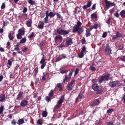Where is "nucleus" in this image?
Instances as JSON below:
<instances>
[{"label": "nucleus", "mask_w": 125, "mask_h": 125, "mask_svg": "<svg viewBox=\"0 0 125 125\" xmlns=\"http://www.w3.org/2000/svg\"><path fill=\"white\" fill-rule=\"evenodd\" d=\"M73 71H71L70 72L69 74V76H68L67 75L65 76V78L63 80V82H65V81L68 82L70 80L71 78V76L72 75Z\"/></svg>", "instance_id": "39448f33"}, {"label": "nucleus", "mask_w": 125, "mask_h": 125, "mask_svg": "<svg viewBox=\"0 0 125 125\" xmlns=\"http://www.w3.org/2000/svg\"><path fill=\"white\" fill-rule=\"evenodd\" d=\"M90 68L91 70L93 71H94L96 70L95 68L93 66V64H92V65L90 66Z\"/></svg>", "instance_id": "ea45409f"}, {"label": "nucleus", "mask_w": 125, "mask_h": 125, "mask_svg": "<svg viewBox=\"0 0 125 125\" xmlns=\"http://www.w3.org/2000/svg\"><path fill=\"white\" fill-rule=\"evenodd\" d=\"M28 101L25 99L22 100L20 104L21 105L22 107H25L28 105Z\"/></svg>", "instance_id": "ddd939ff"}, {"label": "nucleus", "mask_w": 125, "mask_h": 125, "mask_svg": "<svg viewBox=\"0 0 125 125\" xmlns=\"http://www.w3.org/2000/svg\"><path fill=\"white\" fill-rule=\"evenodd\" d=\"M106 125H114L113 122L110 121V122H107Z\"/></svg>", "instance_id": "49530a36"}, {"label": "nucleus", "mask_w": 125, "mask_h": 125, "mask_svg": "<svg viewBox=\"0 0 125 125\" xmlns=\"http://www.w3.org/2000/svg\"><path fill=\"white\" fill-rule=\"evenodd\" d=\"M124 45L123 44H119V50L123 49Z\"/></svg>", "instance_id": "f704fd0d"}, {"label": "nucleus", "mask_w": 125, "mask_h": 125, "mask_svg": "<svg viewBox=\"0 0 125 125\" xmlns=\"http://www.w3.org/2000/svg\"><path fill=\"white\" fill-rule=\"evenodd\" d=\"M32 24V20L31 19H29L27 21L26 24L28 27H31V26Z\"/></svg>", "instance_id": "a211bd4d"}, {"label": "nucleus", "mask_w": 125, "mask_h": 125, "mask_svg": "<svg viewBox=\"0 0 125 125\" xmlns=\"http://www.w3.org/2000/svg\"><path fill=\"white\" fill-rule=\"evenodd\" d=\"M111 77V75L109 74L105 75L104 76H101L99 80V83H101L103 81H108Z\"/></svg>", "instance_id": "7ed1b4c3"}, {"label": "nucleus", "mask_w": 125, "mask_h": 125, "mask_svg": "<svg viewBox=\"0 0 125 125\" xmlns=\"http://www.w3.org/2000/svg\"><path fill=\"white\" fill-rule=\"evenodd\" d=\"M90 30L88 29H87L86 30L85 35L86 37H88L90 36Z\"/></svg>", "instance_id": "4be33fe9"}, {"label": "nucleus", "mask_w": 125, "mask_h": 125, "mask_svg": "<svg viewBox=\"0 0 125 125\" xmlns=\"http://www.w3.org/2000/svg\"><path fill=\"white\" fill-rule=\"evenodd\" d=\"M121 17L122 18H125V10H123L121 11L120 13Z\"/></svg>", "instance_id": "412c9836"}, {"label": "nucleus", "mask_w": 125, "mask_h": 125, "mask_svg": "<svg viewBox=\"0 0 125 125\" xmlns=\"http://www.w3.org/2000/svg\"><path fill=\"white\" fill-rule=\"evenodd\" d=\"M23 94V92H20L17 96V99H19V98L21 97Z\"/></svg>", "instance_id": "a878e982"}, {"label": "nucleus", "mask_w": 125, "mask_h": 125, "mask_svg": "<svg viewBox=\"0 0 125 125\" xmlns=\"http://www.w3.org/2000/svg\"><path fill=\"white\" fill-rule=\"evenodd\" d=\"M118 83L117 81L112 82L109 83V85L111 87H114L116 86Z\"/></svg>", "instance_id": "4468645a"}, {"label": "nucleus", "mask_w": 125, "mask_h": 125, "mask_svg": "<svg viewBox=\"0 0 125 125\" xmlns=\"http://www.w3.org/2000/svg\"><path fill=\"white\" fill-rule=\"evenodd\" d=\"M82 23L79 21H78L77 23V25L75 26L74 27L73 30V32H77L78 34H81L83 31V30L82 27H81Z\"/></svg>", "instance_id": "f257e3e1"}, {"label": "nucleus", "mask_w": 125, "mask_h": 125, "mask_svg": "<svg viewBox=\"0 0 125 125\" xmlns=\"http://www.w3.org/2000/svg\"><path fill=\"white\" fill-rule=\"evenodd\" d=\"M24 118L19 119L18 121V124L20 125L24 123Z\"/></svg>", "instance_id": "bb28decb"}, {"label": "nucleus", "mask_w": 125, "mask_h": 125, "mask_svg": "<svg viewBox=\"0 0 125 125\" xmlns=\"http://www.w3.org/2000/svg\"><path fill=\"white\" fill-rule=\"evenodd\" d=\"M73 43V40L71 38H67L65 42L66 47H67L69 45H71Z\"/></svg>", "instance_id": "1a4fd4ad"}, {"label": "nucleus", "mask_w": 125, "mask_h": 125, "mask_svg": "<svg viewBox=\"0 0 125 125\" xmlns=\"http://www.w3.org/2000/svg\"><path fill=\"white\" fill-rule=\"evenodd\" d=\"M86 51V48L85 47H83L81 50V52L84 53Z\"/></svg>", "instance_id": "3c124183"}, {"label": "nucleus", "mask_w": 125, "mask_h": 125, "mask_svg": "<svg viewBox=\"0 0 125 125\" xmlns=\"http://www.w3.org/2000/svg\"><path fill=\"white\" fill-rule=\"evenodd\" d=\"M34 36V34L33 32H32L30 34L29 36L28 37L29 38H31Z\"/></svg>", "instance_id": "8fccbe9b"}, {"label": "nucleus", "mask_w": 125, "mask_h": 125, "mask_svg": "<svg viewBox=\"0 0 125 125\" xmlns=\"http://www.w3.org/2000/svg\"><path fill=\"white\" fill-rule=\"evenodd\" d=\"M47 115V113L45 111H43L42 113V115L43 117H45Z\"/></svg>", "instance_id": "72a5a7b5"}, {"label": "nucleus", "mask_w": 125, "mask_h": 125, "mask_svg": "<svg viewBox=\"0 0 125 125\" xmlns=\"http://www.w3.org/2000/svg\"><path fill=\"white\" fill-rule=\"evenodd\" d=\"M98 26V24H95L93 26L94 28L95 29H96L97 27V26Z\"/></svg>", "instance_id": "680f3d73"}, {"label": "nucleus", "mask_w": 125, "mask_h": 125, "mask_svg": "<svg viewBox=\"0 0 125 125\" xmlns=\"http://www.w3.org/2000/svg\"><path fill=\"white\" fill-rule=\"evenodd\" d=\"M114 9H111L110 10V13L112 14V13L114 12Z\"/></svg>", "instance_id": "774afa93"}, {"label": "nucleus", "mask_w": 125, "mask_h": 125, "mask_svg": "<svg viewBox=\"0 0 125 125\" xmlns=\"http://www.w3.org/2000/svg\"><path fill=\"white\" fill-rule=\"evenodd\" d=\"M64 99V95H62L60 99L58 101L57 104L55 106V108H57L60 107L61 105V104L63 101Z\"/></svg>", "instance_id": "20e7f679"}, {"label": "nucleus", "mask_w": 125, "mask_h": 125, "mask_svg": "<svg viewBox=\"0 0 125 125\" xmlns=\"http://www.w3.org/2000/svg\"><path fill=\"white\" fill-rule=\"evenodd\" d=\"M45 99L48 102H49L50 101L51 98L50 97L48 96H46L45 97Z\"/></svg>", "instance_id": "37998d69"}, {"label": "nucleus", "mask_w": 125, "mask_h": 125, "mask_svg": "<svg viewBox=\"0 0 125 125\" xmlns=\"http://www.w3.org/2000/svg\"><path fill=\"white\" fill-rule=\"evenodd\" d=\"M8 64L10 66H11V61L10 60H9L8 61Z\"/></svg>", "instance_id": "69168bd1"}, {"label": "nucleus", "mask_w": 125, "mask_h": 125, "mask_svg": "<svg viewBox=\"0 0 125 125\" xmlns=\"http://www.w3.org/2000/svg\"><path fill=\"white\" fill-rule=\"evenodd\" d=\"M25 32V31L23 30L20 29L19 30L18 33L22 36L24 35Z\"/></svg>", "instance_id": "5701e85b"}, {"label": "nucleus", "mask_w": 125, "mask_h": 125, "mask_svg": "<svg viewBox=\"0 0 125 125\" xmlns=\"http://www.w3.org/2000/svg\"><path fill=\"white\" fill-rule=\"evenodd\" d=\"M19 47H18V46H16L14 48V50L16 51H18L19 50Z\"/></svg>", "instance_id": "338daca9"}, {"label": "nucleus", "mask_w": 125, "mask_h": 125, "mask_svg": "<svg viewBox=\"0 0 125 125\" xmlns=\"http://www.w3.org/2000/svg\"><path fill=\"white\" fill-rule=\"evenodd\" d=\"M42 64V65H41V68L42 69H43L44 68V67H45V66L46 65V63L42 64Z\"/></svg>", "instance_id": "e2e57ef3"}, {"label": "nucleus", "mask_w": 125, "mask_h": 125, "mask_svg": "<svg viewBox=\"0 0 125 125\" xmlns=\"http://www.w3.org/2000/svg\"><path fill=\"white\" fill-rule=\"evenodd\" d=\"M57 87L60 88L59 90L60 91H61L62 90V85L60 83H58L57 84Z\"/></svg>", "instance_id": "2f4dec72"}, {"label": "nucleus", "mask_w": 125, "mask_h": 125, "mask_svg": "<svg viewBox=\"0 0 125 125\" xmlns=\"http://www.w3.org/2000/svg\"><path fill=\"white\" fill-rule=\"evenodd\" d=\"M37 123L38 125H41L42 124V120L39 119L37 121Z\"/></svg>", "instance_id": "c9c22d12"}, {"label": "nucleus", "mask_w": 125, "mask_h": 125, "mask_svg": "<svg viewBox=\"0 0 125 125\" xmlns=\"http://www.w3.org/2000/svg\"><path fill=\"white\" fill-rule=\"evenodd\" d=\"M114 15L117 18H118L119 16V14L118 12H116L114 14Z\"/></svg>", "instance_id": "09e8293b"}, {"label": "nucleus", "mask_w": 125, "mask_h": 125, "mask_svg": "<svg viewBox=\"0 0 125 125\" xmlns=\"http://www.w3.org/2000/svg\"><path fill=\"white\" fill-rule=\"evenodd\" d=\"M46 16L48 17H50V18H52L55 15V13H53L52 11L47 10L46 12Z\"/></svg>", "instance_id": "6e6552de"}, {"label": "nucleus", "mask_w": 125, "mask_h": 125, "mask_svg": "<svg viewBox=\"0 0 125 125\" xmlns=\"http://www.w3.org/2000/svg\"><path fill=\"white\" fill-rule=\"evenodd\" d=\"M27 8L25 7H24V8L23 10V13H25L27 11Z\"/></svg>", "instance_id": "5fc2aeb1"}, {"label": "nucleus", "mask_w": 125, "mask_h": 125, "mask_svg": "<svg viewBox=\"0 0 125 125\" xmlns=\"http://www.w3.org/2000/svg\"><path fill=\"white\" fill-rule=\"evenodd\" d=\"M22 35L18 33L16 35L17 38L18 39H21L22 37Z\"/></svg>", "instance_id": "7c9ffc66"}, {"label": "nucleus", "mask_w": 125, "mask_h": 125, "mask_svg": "<svg viewBox=\"0 0 125 125\" xmlns=\"http://www.w3.org/2000/svg\"><path fill=\"white\" fill-rule=\"evenodd\" d=\"M34 72L35 75H36L38 72V68H35L34 70Z\"/></svg>", "instance_id": "a19ab883"}, {"label": "nucleus", "mask_w": 125, "mask_h": 125, "mask_svg": "<svg viewBox=\"0 0 125 125\" xmlns=\"http://www.w3.org/2000/svg\"><path fill=\"white\" fill-rule=\"evenodd\" d=\"M44 25V23L43 22H39L38 24L37 27L39 29H42L43 27V25Z\"/></svg>", "instance_id": "aec40b11"}, {"label": "nucleus", "mask_w": 125, "mask_h": 125, "mask_svg": "<svg viewBox=\"0 0 125 125\" xmlns=\"http://www.w3.org/2000/svg\"><path fill=\"white\" fill-rule=\"evenodd\" d=\"M53 94V92L52 91V90H51L50 93H49V95L50 97H52Z\"/></svg>", "instance_id": "de8ad7c7"}, {"label": "nucleus", "mask_w": 125, "mask_h": 125, "mask_svg": "<svg viewBox=\"0 0 125 125\" xmlns=\"http://www.w3.org/2000/svg\"><path fill=\"white\" fill-rule=\"evenodd\" d=\"M116 35L118 38H120L122 36V35L118 31L116 32Z\"/></svg>", "instance_id": "473e14b6"}, {"label": "nucleus", "mask_w": 125, "mask_h": 125, "mask_svg": "<svg viewBox=\"0 0 125 125\" xmlns=\"http://www.w3.org/2000/svg\"><path fill=\"white\" fill-rule=\"evenodd\" d=\"M107 35V32H104L103 34L102 37L103 38H105Z\"/></svg>", "instance_id": "e433bc0d"}, {"label": "nucleus", "mask_w": 125, "mask_h": 125, "mask_svg": "<svg viewBox=\"0 0 125 125\" xmlns=\"http://www.w3.org/2000/svg\"><path fill=\"white\" fill-rule=\"evenodd\" d=\"M26 41V38L24 37L21 39V40L20 41V43L21 44L24 43Z\"/></svg>", "instance_id": "393cba45"}, {"label": "nucleus", "mask_w": 125, "mask_h": 125, "mask_svg": "<svg viewBox=\"0 0 125 125\" xmlns=\"http://www.w3.org/2000/svg\"><path fill=\"white\" fill-rule=\"evenodd\" d=\"M28 2L31 5H35V1L32 0H29Z\"/></svg>", "instance_id": "b1692460"}, {"label": "nucleus", "mask_w": 125, "mask_h": 125, "mask_svg": "<svg viewBox=\"0 0 125 125\" xmlns=\"http://www.w3.org/2000/svg\"><path fill=\"white\" fill-rule=\"evenodd\" d=\"M100 102L98 99H97L94 100L93 102L91 103V105L93 106H95V105H97L99 104Z\"/></svg>", "instance_id": "f8f14e48"}, {"label": "nucleus", "mask_w": 125, "mask_h": 125, "mask_svg": "<svg viewBox=\"0 0 125 125\" xmlns=\"http://www.w3.org/2000/svg\"><path fill=\"white\" fill-rule=\"evenodd\" d=\"M83 97V94H80L77 97V98H82Z\"/></svg>", "instance_id": "6e6d98bb"}, {"label": "nucleus", "mask_w": 125, "mask_h": 125, "mask_svg": "<svg viewBox=\"0 0 125 125\" xmlns=\"http://www.w3.org/2000/svg\"><path fill=\"white\" fill-rule=\"evenodd\" d=\"M62 58H61L60 57H58L56 58V62H58L62 59Z\"/></svg>", "instance_id": "603ef678"}, {"label": "nucleus", "mask_w": 125, "mask_h": 125, "mask_svg": "<svg viewBox=\"0 0 125 125\" xmlns=\"http://www.w3.org/2000/svg\"><path fill=\"white\" fill-rule=\"evenodd\" d=\"M4 107L3 106H1L0 107V111L1 113H3V111Z\"/></svg>", "instance_id": "864d4df0"}, {"label": "nucleus", "mask_w": 125, "mask_h": 125, "mask_svg": "<svg viewBox=\"0 0 125 125\" xmlns=\"http://www.w3.org/2000/svg\"><path fill=\"white\" fill-rule=\"evenodd\" d=\"M45 59L42 58L40 62V63L41 64L46 63L45 62Z\"/></svg>", "instance_id": "4c0bfd02"}, {"label": "nucleus", "mask_w": 125, "mask_h": 125, "mask_svg": "<svg viewBox=\"0 0 125 125\" xmlns=\"http://www.w3.org/2000/svg\"><path fill=\"white\" fill-rule=\"evenodd\" d=\"M13 35V33H12L11 32H9L8 37L10 40L12 41L14 39V37Z\"/></svg>", "instance_id": "2eb2a0df"}, {"label": "nucleus", "mask_w": 125, "mask_h": 125, "mask_svg": "<svg viewBox=\"0 0 125 125\" xmlns=\"http://www.w3.org/2000/svg\"><path fill=\"white\" fill-rule=\"evenodd\" d=\"M106 7L107 9H108L110 6H112L115 5V4L111 2L110 1H108L107 0H105Z\"/></svg>", "instance_id": "0eeeda50"}, {"label": "nucleus", "mask_w": 125, "mask_h": 125, "mask_svg": "<svg viewBox=\"0 0 125 125\" xmlns=\"http://www.w3.org/2000/svg\"><path fill=\"white\" fill-rule=\"evenodd\" d=\"M112 50L108 46H107L105 49V53L107 55H109L111 53Z\"/></svg>", "instance_id": "9d476101"}, {"label": "nucleus", "mask_w": 125, "mask_h": 125, "mask_svg": "<svg viewBox=\"0 0 125 125\" xmlns=\"http://www.w3.org/2000/svg\"><path fill=\"white\" fill-rule=\"evenodd\" d=\"M46 75L45 74L44 75L42 76L41 81L42 82H43L45 80V77Z\"/></svg>", "instance_id": "a18cd8bd"}, {"label": "nucleus", "mask_w": 125, "mask_h": 125, "mask_svg": "<svg viewBox=\"0 0 125 125\" xmlns=\"http://www.w3.org/2000/svg\"><path fill=\"white\" fill-rule=\"evenodd\" d=\"M62 40V37L60 35H57L54 38V40L55 41L58 40L60 41H61Z\"/></svg>", "instance_id": "f3484780"}, {"label": "nucleus", "mask_w": 125, "mask_h": 125, "mask_svg": "<svg viewBox=\"0 0 125 125\" xmlns=\"http://www.w3.org/2000/svg\"><path fill=\"white\" fill-rule=\"evenodd\" d=\"M79 70L78 68H76L75 71V75H76L79 72Z\"/></svg>", "instance_id": "bf43d9fd"}, {"label": "nucleus", "mask_w": 125, "mask_h": 125, "mask_svg": "<svg viewBox=\"0 0 125 125\" xmlns=\"http://www.w3.org/2000/svg\"><path fill=\"white\" fill-rule=\"evenodd\" d=\"M91 17L92 19H95L97 18V15L96 14L94 13L91 15Z\"/></svg>", "instance_id": "cd10ccee"}, {"label": "nucleus", "mask_w": 125, "mask_h": 125, "mask_svg": "<svg viewBox=\"0 0 125 125\" xmlns=\"http://www.w3.org/2000/svg\"><path fill=\"white\" fill-rule=\"evenodd\" d=\"M78 56L79 58H82L84 56V53L82 52H81L78 54Z\"/></svg>", "instance_id": "c756f323"}, {"label": "nucleus", "mask_w": 125, "mask_h": 125, "mask_svg": "<svg viewBox=\"0 0 125 125\" xmlns=\"http://www.w3.org/2000/svg\"><path fill=\"white\" fill-rule=\"evenodd\" d=\"M5 98V94H2L0 95V102H4Z\"/></svg>", "instance_id": "6ab92c4d"}, {"label": "nucleus", "mask_w": 125, "mask_h": 125, "mask_svg": "<svg viewBox=\"0 0 125 125\" xmlns=\"http://www.w3.org/2000/svg\"><path fill=\"white\" fill-rule=\"evenodd\" d=\"M57 33L60 35H66L69 33V32L66 30H62L61 28H59L57 30Z\"/></svg>", "instance_id": "423d86ee"}, {"label": "nucleus", "mask_w": 125, "mask_h": 125, "mask_svg": "<svg viewBox=\"0 0 125 125\" xmlns=\"http://www.w3.org/2000/svg\"><path fill=\"white\" fill-rule=\"evenodd\" d=\"M48 18V17L46 16L44 18L43 20L45 23H46L49 22V20Z\"/></svg>", "instance_id": "c85d7f7f"}, {"label": "nucleus", "mask_w": 125, "mask_h": 125, "mask_svg": "<svg viewBox=\"0 0 125 125\" xmlns=\"http://www.w3.org/2000/svg\"><path fill=\"white\" fill-rule=\"evenodd\" d=\"M114 109L112 108L110 109L107 111V113L108 114L112 113Z\"/></svg>", "instance_id": "58836bf2"}, {"label": "nucleus", "mask_w": 125, "mask_h": 125, "mask_svg": "<svg viewBox=\"0 0 125 125\" xmlns=\"http://www.w3.org/2000/svg\"><path fill=\"white\" fill-rule=\"evenodd\" d=\"M120 59L122 61L125 62V56H124L121 58Z\"/></svg>", "instance_id": "052dcab7"}, {"label": "nucleus", "mask_w": 125, "mask_h": 125, "mask_svg": "<svg viewBox=\"0 0 125 125\" xmlns=\"http://www.w3.org/2000/svg\"><path fill=\"white\" fill-rule=\"evenodd\" d=\"M11 123L12 124L14 125H15L16 124V122L14 120H13L11 121Z\"/></svg>", "instance_id": "0e129e2a"}, {"label": "nucleus", "mask_w": 125, "mask_h": 125, "mask_svg": "<svg viewBox=\"0 0 125 125\" xmlns=\"http://www.w3.org/2000/svg\"><path fill=\"white\" fill-rule=\"evenodd\" d=\"M66 47V44L65 43V44H64V43H62L59 46V47L61 48Z\"/></svg>", "instance_id": "c03bdc74"}, {"label": "nucleus", "mask_w": 125, "mask_h": 125, "mask_svg": "<svg viewBox=\"0 0 125 125\" xmlns=\"http://www.w3.org/2000/svg\"><path fill=\"white\" fill-rule=\"evenodd\" d=\"M68 71L67 70H62L61 71V73H66Z\"/></svg>", "instance_id": "13d9d810"}, {"label": "nucleus", "mask_w": 125, "mask_h": 125, "mask_svg": "<svg viewBox=\"0 0 125 125\" xmlns=\"http://www.w3.org/2000/svg\"><path fill=\"white\" fill-rule=\"evenodd\" d=\"M28 50V48L26 47H24L22 49V51L23 52H26Z\"/></svg>", "instance_id": "79ce46f5"}, {"label": "nucleus", "mask_w": 125, "mask_h": 125, "mask_svg": "<svg viewBox=\"0 0 125 125\" xmlns=\"http://www.w3.org/2000/svg\"><path fill=\"white\" fill-rule=\"evenodd\" d=\"M5 5L4 3H3L2 4L1 6V8L2 9L4 8H5Z\"/></svg>", "instance_id": "4d7b16f0"}, {"label": "nucleus", "mask_w": 125, "mask_h": 125, "mask_svg": "<svg viewBox=\"0 0 125 125\" xmlns=\"http://www.w3.org/2000/svg\"><path fill=\"white\" fill-rule=\"evenodd\" d=\"M92 88L95 91L97 94L101 93L103 91V89L101 87H100L97 84L94 83L92 85Z\"/></svg>", "instance_id": "f03ea898"}, {"label": "nucleus", "mask_w": 125, "mask_h": 125, "mask_svg": "<svg viewBox=\"0 0 125 125\" xmlns=\"http://www.w3.org/2000/svg\"><path fill=\"white\" fill-rule=\"evenodd\" d=\"M74 81L75 80H73L71 82L69 83L67 87V89L68 90H72L73 88L72 85Z\"/></svg>", "instance_id": "9b49d317"}, {"label": "nucleus", "mask_w": 125, "mask_h": 125, "mask_svg": "<svg viewBox=\"0 0 125 125\" xmlns=\"http://www.w3.org/2000/svg\"><path fill=\"white\" fill-rule=\"evenodd\" d=\"M92 2L91 1L88 2L87 5L84 6L83 7V8L84 10L86 9L87 8L90 7L91 5Z\"/></svg>", "instance_id": "dca6fc26"}]
</instances>
